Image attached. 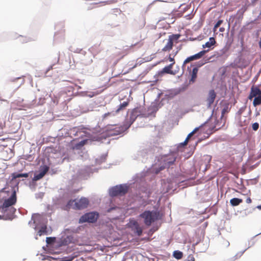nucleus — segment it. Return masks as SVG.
Returning a JSON list of instances; mask_svg holds the SVG:
<instances>
[{
	"label": "nucleus",
	"instance_id": "nucleus-1",
	"mask_svg": "<svg viewBox=\"0 0 261 261\" xmlns=\"http://www.w3.org/2000/svg\"><path fill=\"white\" fill-rule=\"evenodd\" d=\"M16 202V194L14 191L11 196L5 200L3 205L0 206V213L6 219H12L13 215L16 211V209L12 206Z\"/></svg>",
	"mask_w": 261,
	"mask_h": 261
},
{
	"label": "nucleus",
	"instance_id": "nucleus-2",
	"mask_svg": "<svg viewBox=\"0 0 261 261\" xmlns=\"http://www.w3.org/2000/svg\"><path fill=\"white\" fill-rule=\"evenodd\" d=\"M89 201L88 198L82 197L80 199L70 200L66 207L68 208H72L74 210H82L87 207L89 205Z\"/></svg>",
	"mask_w": 261,
	"mask_h": 261
},
{
	"label": "nucleus",
	"instance_id": "nucleus-3",
	"mask_svg": "<svg viewBox=\"0 0 261 261\" xmlns=\"http://www.w3.org/2000/svg\"><path fill=\"white\" fill-rule=\"evenodd\" d=\"M159 213L156 211H145L139 215L144 220L145 225L149 226L151 224L159 219Z\"/></svg>",
	"mask_w": 261,
	"mask_h": 261
},
{
	"label": "nucleus",
	"instance_id": "nucleus-4",
	"mask_svg": "<svg viewBox=\"0 0 261 261\" xmlns=\"http://www.w3.org/2000/svg\"><path fill=\"white\" fill-rule=\"evenodd\" d=\"M127 129L124 126L119 125H108L106 130L110 136H116L123 133Z\"/></svg>",
	"mask_w": 261,
	"mask_h": 261
},
{
	"label": "nucleus",
	"instance_id": "nucleus-5",
	"mask_svg": "<svg viewBox=\"0 0 261 261\" xmlns=\"http://www.w3.org/2000/svg\"><path fill=\"white\" fill-rule=\"evenodd\" d=\"M98 214L95 212H91L83 215L79 219V223L84 222L94 223L97 220Z\"/></svg>",
	"mask_w": 261,
	"mask_h": 261
},
{
	"label": "nucleus",
	"instance_id": "nucleus-6",
	"mask_svg": "<svg viewBox=\"0 0 261 261\" xmlns=\"http://www.w3.org/2000/svg\"><path fill=\"white\" fill-rule=\"evenodd\" d=\"M127 186L124 185L116 186L113 187L110 191V194L111 196L123 195L127 192Z\"/></svg>",
	"mask_w": 261,
	"mask_h": 261
},
{
	"label": "nucleus",
	"instance_id": "nucleus-7",
	"mask_svg": "<svg viewBox=\"0 0 261 261\" xmlns=\"http://www.w3.org/2000/svg\"><path fill=\"white\" fill-rule=\"evenodd\" d=\"M128 101H124L119 106L118 109L115 112H112L105 113L102 116L103 119H106L108 116H114L116 114H118L120 111L125 109L126 107L128 106Z\"/></svg>",
	"mask_w": 261,
	"mask_h": 261
},
{
	"label": "nucleus",
	"instance_id": "nucleus-8",
	"mask_svg": "<svg viewBox=\"0 0 261 261\" xmlns=\"http://www.w3.org/2000/svg\"><path fill=\"white\" fill-rule=\"evenodd\" d=\"M130 226L132 228V230L138 236L140 237L142 234L143 229L138 223V222L135 220H133L130 222Z\"/></svg>",
	"mask_w": 261,
	"mask_h": 261
},
{
	"label": "nucleus",
	"instance_id": "nucleus-9",
	"mask_svg": "<svg viewBox=\"0 0 261 261\" xmlns=\"http://www.w3.org/2000/svg\"><path fill=\"white\" fill-rule=\"evenodd\" d=\"M207 51V50H203L202 51H200L199 53L193 55V56H190V57H188L184 61V64H187L188 63L192 61H194V60H198L200 58H201L204 55V54Z\"/></svg>",
	"mask_w": 261,
	"mask_h": 261
},
{
	"label": "nucleus",
	"instance_id": "nucleus-10",
	"mask_svg": "<svg viewBox=\"0 0 261 261\" xmlns=\"http://www.w3.org/2000/svg\"><path fill=\"white\" fill-rule=\"evenodd\" d=\"M216 97V94L214 90H211L208 92V97L206 99L207 105L208 107H211L214 103Z\"/></svg>",
	"mask_w": 261,
	"mask_h": 261
},
{
	"label": "nucleus",
	"instance_id": "nucleus-11",
	"mask_svg": "<svg viewBox=\"0 0 261 261\" xmlns=\"http://www.w3.org/2000/svg\"><path fill=\"white\" fill-rule=\"evenodd\" d=\"M261 95V90L257 87L253 86L248 96L249 99H252L253 97Z\"/></svg>",
	"mask_w": 261,
	"mask_h": 261
},
{
	"label": "nucleus",
	"instance_id": "nucleus-12",
	"mask_svg": "<svg viewBox=\"0 0 261 261\" xmlns=\"http://www.w3.org/2000/svg\"><path fill=\"white\" fill-rule=\"evenodd\" d=\"M48 169L49 168L47 166H44L43 169L41 170L39 173L36 174L34 175L33 180L36 181L42 178L47 173V172L48 170Z\"/></svg>",
	"mask_w": 261,
	"mask_h": 261
},
{
	"label": "nucleus",
	"instance_id": "nucleus-13",
	"mask_svg": "<svg viewBox=\"0 0 261 261\" xmlns=\"http://www.w3.org/2000/svg\"><path fill=\"white\" fill-rule=\"evenodd\" d=\"M174 62L170 64L168 66H165L162 70L161 73H166L168 74H173V72L172 70V68L173 67Z\"/></svg>",
	"mask_w": 261,
	"mask_h": 261
},
{
	"label": "nucleus",
	"instance_id": "nucleus-14",
	"mask_svg": "<svg viewBox=\"0 0 261 261\" xmlns=\"http://www.w3.org/2000/svg\"><path fill=\"white\" fill-rule=\"evenodd\" d=\"M11 176H12V180H14L17 178H20V177L27 178L29 177V173H13L11 174Z\"/></svg>",
	"mask_w": 261,
	"mask_h": 261
},
{
	"label": "nucleus",
	"instance_id": "nucleus-15",
	"mask_svg": "<svg viewBox=\"0 0 261 261\" xmlns=\"http://www.w3.org/2000/svg\"><path fill=\"white\" fill-rule=\"evenodd\" d=\"M216 43V41L213 37H211L209 39V41L206 42L202 45L203 48H205L206 47L210 48L212 46L214 45Z\"/></svg>",
	"mask_w": 261,
	"mask_h": 261
},
{
	"label": "nucleus",
	"instance_id": "nucleus-16",
	"mask_svg": "<svg viewBox=\"0 0 261 261\" xmlns=\"http://www.w3.org/2000/svg\"><path fill=\"white\" fill-rule=\"evenodd\" d=\"M173 43L169 39L166 45L163 48L162 51H170L172 49Z\"/></svg>",
	"mask_w": 261,
	"mask_h": 261
},
{
	"label": "nucleus",
	"instance_id": "nucleus-17",
	"mask_svg": "<svg viewBox=\"0 0 261 261\" xmlns=\"http://www.w3.org/2000/svg\"><path fill=\"white\" fill-rule=\"evenodd\" d=\"M243 202V200L242 199H239L237 198H233L230 200V203L232 206H235L239 205L241 203Z\"/></svg>",
	"mask_w": 261,
	"mask_h": 261
},
{
	"label": "nucleus",
	"instance_id": "nucleus-18",
	"mask_svg": "<svg viewBox=\"0 0 261 261\" xmlns=\"http://www.w3.org/2000/svg\"><path fill=\"white\" fill-rule=\"evenodd\" d=\"M198 68L197 67H194L193 68V70L191 72V79L190 81L192 82H194L197 78V74L198 73Z\"/></svg>",
	"mask_w": 261,
	"mask_h": 261
},
{
	"label": "nucleus",
	"instance_id": "nucleus-19",
	"mask_svg": "<svg viewBox=\"0 0 261 261\" xmlns=\"http://www.w3.org/2000/svg\"><path fill=\"white\" fill-rule=\"evenodd\" d=\"M261 105V94L257 96L254 97L253 101V105L254 107H256Z\"/></svg>",
	"mask_w": 261,
	"mask_h": 261
},
{
	"label": "nucleus",
	"instance_id": "nucleus-20",
	"mask_svg": "<svg viewBox=\"0 0 261 261\" xmlns=\"http://www.w3.org/2000/svg\"><path fill=\"white\" fill-rule=\"evenodd\" d=\"M173 255L174 257H175V258L177 259H180L182 257L183 253L182 252L180 251L176 250L173 252Z\"/></svg>",
	"mask_w": 261,
	"mask_h": 261
},
{
	"label": "nucleus",
	"instance_id": "nucleus-21",
	"mask_svg": "<svg viewBox=\"0 0 261 261\" xmlns=\"http://www.w3.org/2000/svg\"><path fill=\"white\" fill-rule=\"evenodd\" d=\"M180 34H172L169 36L168 39L173 43L174 41H177L180 38Z\"/></svg>",
	"mask_w": 261,
	"mask_h": 261
},
{
	"label": "nucleus",
	"instance_id": "nucleus-22",
	"mask_svg": "<svg viewBox=\"0 0 261 261\" xmlns=\"http://www.w3.org/2000/svg\"><path fill=\"white\" fill-rule=\"evenodd\" d=\"M137 115V110L136 109H134L133 110L131 116H130V120L132 121L131 123H132L135 120L136 118V115Z\"/></svg>",
	"mask_w": 261,
	"mask_h": 261
},
{
	"label": "nucleus",
	"instance_id": "nucleus-23",
	"mask_svg": "<svg viewBox=\"0 0 261 261\" xmlns=\"http://www.w3.org/2000/svg\"><path fill=\"white\" fill-rule=\"evenodd\" d=\"M87 142V140H82L79 142L78 143H77L76 144H75V147L76 149H80L82 147H83L86 144Z\"/></svg>",
	"mask_w": 261,
	"mask_h": 261
},
{
	"label": "nucleus",
	"instance_id": "nucleus-24",
	"mask_svg": "<svg viewBox=\"0 0 261 261\" xmlns=\"http://www.w3.org/2000/svg\"><path fill=\"white\" fill-rule=\"evenodd\" d=\"M47 227L46 226H42L41 229L38 231V234L39 236H41L42 234H46L47 233Z\"/></svg>",
	"mask_w": 261,
	"mask_h": 261
},
{
	"label": "nucleus",
	"instance_id": "nucleus-25",
	"mask_svg": "<svg viewBox=\"0 0 261 261\" xmlns=\"http://www.w3.org/2000/svg\"><path fill=\"white\" fill-rule=\"evenodd\" d=\"M199 128H195L191 133H190L186 138V139L189 140L190 138L198 130Z\"/></svg>",
	"mask_w": 261,
	"mask_h": 261
},
{
	"label": "nucleus",
	"instance_id": "nucleus-26",
	"mask_svg": "<svg viewBox=\"0 0 261 261\" xmlns=\"http://www.w3.org/2000/svg\"><path fill=\"white\" fill-rule=\"evenodd\" d=\"M252 127L253 130L256 131L258 129L259 127V124L257 122H255L252 124Z\"/></svg>",
	"mask_w": 261,
	"mask_h": 261
},
{
	"label": "nucleus",
	"instance_id": "nucleus-27",
	"mask_svg": "<svg viewBox=\"0 0 261 261\" xmlns=\"http://www.w3.org/2000/svg\"><path fill=\"white\" fill-rule=\"evenodd\" d=\"M222 22L223 20H219L215 25L219 28L220 25L222 23Z\"/></svg>",
	"mask_w": 261,
	"mask_h": 261
},
{
	"label": "nucleus",
	"instance_id": "nucleus-28",
	"mask_svg": "<svg viewBox=\"0 0 261 261\" xmlns=\"http://www.w3.org/2000/svg\"><path fill=\"white\" fill-rule=\"evenodd\" d=\"M53 238H50V237H47V238H46V243L47 244H50L51 242V241H53Z\"/></svg>",
	"mask_w": 261,
	"mask_h": 261
},
{
	"label": "nucleus",
	"instance_id": "nucleus-29",
	"mask_svg": "<svg viewBox=\"0 0 261 261\" xmlns=\"http://www.w3.org/2000/svg\"><path fill=\"white\" fill-rule=\"evenodd\" d=\"M246 203H251L252 202V200H251V199L250 198V197H248V198L246 199Z\"/></svg>",
	"mask_w": 261,
	"mask_h": 261
},
{
	"label": "nucleus",
	"instance_id": "nucleus-30",
	"mask_svg": "<svg viewBox=\"0 0 261 261\" xmlns=\"http://www.w3.org/2000/svg\"><path fill=\"white\" fill-rule=\"evenodd\" d=\"M188 141H189V140H187V139H186L185 141L181 143V145L183 146L186 145L188 144Z\"/></svg>",
	"mask_w": 261,
	"mask_h": 261
},
{
	"label": "nucleus",
	"instance_id": "nucleus-31",
	"mask_svg": "<svg viewBox=\"0 0 261 261\" xmlns=\"http://www.w3.org/2000/svg\"><path fill=\"white\" fill-rule=\"evenodd\" d=\"M224 31H225V28H224L221 27V28H219V31L220 32H224Z\"/></svg>",
	"mask_w": 261,
	"mask_h": 261
},
{
	"label": "nucleus",
	"instance_id": "nucleus-32",
	"mask_svg": "<svg viewBox=\"0 0 261 261\" xmlns=\"http://www.w3.org/2000/svg\"><path fill=\"white\" fill-rule=\"evenodd\" d=\"M217 28L218 27L215 25L213 28V32L214 33H215V32H216Z\"/></svg>",
	"mask_w": 261,
	"mask_h": 261
},
{
	"label": "nucleus",
	"instance_id": "nucleus-33",
	"mask_svg": "<svg viewBox=\"0 0 261 261\" xmlns=\"http://www.w3.org/2000/svg\"><path fill=\"white\" fill-rule=\"evenodd\" d=\"M169 61H170V62H173H173H174V63H175L174 60V59H173V58H171L170 56H169Z\"/></svg>",
	"mask_w": 261,
	"mask_h": 261
},
{
	"label": "nucleus",
	"instance_id": "nucleus-34",
	"mask_svg": "<svg viewBox=\"0 0 261 261\" xmlns=\"http://www.w3.org/2000/svg\"><path fill=\"white\" fill-rule=\"evenodd\" d=\"M0 101H1V102L4 101V102H6L7 103H8V101L7 100L3 99H2L1 98H0Z\"/></svg>",
	"mask_w": 261,
	"mask_h": 261
},
{
	"label": "nucleus",
	"instance_id": "nucleus-35",
	"mask_svg": "<svg viewBox=\"0 0 261 261\" xmlns=\"http://www.w3.org/2000/svg\"><path fill=\"white\" fill-rule=\"evenodd\" d=\"M225 111H226V110L225 109H223V110L222 111V116H223V115L225 114Z\"/></svg>",
	"mask_w": 261,
	"mask_h": 261
},
{
	"label": "nucleus",
	"instance_id": "nucleus-36",
	"mask_svg": "<svg viewBox=\"0 0 261 261\" xmlns=\"http://www.w3.org/2000/svg\"><path fill=\"white\" fill-rule=\"evenodd\" d=\"M191 260H192V261H194L195 260V258H194V257H192Z\"/></svg>",
	"mask_w": 261,
	"mask_h": 261
},
{
	"label": "nucleus",
	"instance_id": "nucleus-37",
	"mask_svg": "<svg viewBox=\"0 0 261 261\" xmlns=\"http://www.w3.org/2000/svg\"><path fill=\"white\" fill-rule=\"evenodd\" d=\"M161 2H168V0H165V1H160Z\"/></svg>",
	"mask_w": 261,
	"mask_h": 261
},
{
	"label": "nucleus",
	"instance_id": "nucleus-38",
	"mask_svg": "<svg viewBox=\"0 0 261 261\" xmlns=\"http://www.w3.org/2000/svg\"><path fill=\"white\" fill-rule=\"evenodd\" d=\"M259 46L261 47V40L259 42Z\"/></svg>",
	"mask_w": 261,
	"mask_h": 261
},
{
	"label": "nucleus",
	"instance_id": "nucleus-39",
	"mask_svg": "<svg viewBox=\"0 0 261 261\" xmlns=\"http://www.w3.org/2000/svg\"><path fill=\"white\" fill-rule=\"evenodd\" d=\"M257 207L259 208V209H260L261 210V205H259L257 206Z\"/></svg>",
	"mask_w": 261,
	"mask_h": 261
},
{
	"label": "nucleus",
	"instance_id": "nucleus-40",
	"mask_svg": "<svg viewBox=\"0 0 261 261\" xmlns=\"http://www.w3.org/2000/svg\"><path fill=\"white\" fill-rule=\"evenodd\" d=\"M164 167H163V168H162V167H161V170H162V169H164Z\"/></svg>",
	"mask_w": 261,
	"mask_h": 261
},
{
	"label": "nucleus",
	"instance_id": "nucleus-41",
	"mask_svg": "<svg viewBox=\"0 0 261 261\" xmlns=\"http://www.w3.org/2000/svg\"><path fill=\"white\" fill-rule=\"evenodd\" d=\"M71 260H72L71 259H69V260H68L67 261H71Z\"/></svg>",
	"mask_w": 261,
	"mask_h": 261
},
{
	"label": "nucleus",
	"instance_id": "nucleus-42",
	"mask_svg": "<svg viewBox=\"0 0 261 261\" xmlns=\"http://www.w3.org/2000/svg\"><path fill=\"white\" fill-rule=\"evenodd\" d=\"M126 127H127V128L128 127H129V126H128V127H127V126H126Z\"/></svg>",
	"mask_w": 261,
	"mask_h": 261
}]
</instances>
